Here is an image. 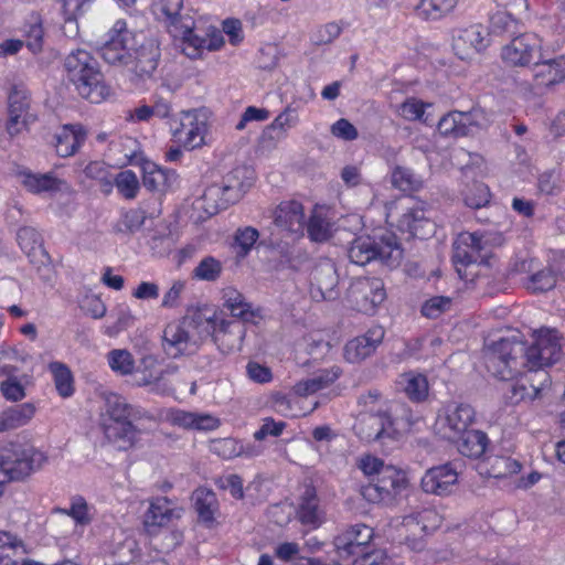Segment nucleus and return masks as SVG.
<instances>
[{"instance_id": "obj_41", "label": "nucleus", "mask_w": 565, "mask_h": 565, "mask_svg": "<svg viewBox=\"0 0 565 565\" xmlns=\"http://www.w3.org/2000/svg\"><path fill=\"white\" fill-rule=\"evenodd\" d=\"M190 333H194L196 342L199 340L214 338L218 318L216 316L206 317L202 311H195L183 318Z\"/></svg>"}, {"instance_id": "obj_59", "label": "nucleus", "mask_w": 565, "mask_h": 565, "mask_svg": "<svg viewBox=\"0 0 565 565\" xmlns=\"http://www.w3.org/2000/svg\"><path fill=\"white\" fill-rule=\"evenodd\" d=\"M146 221V212L143 210H130L122 215V218L116 226L119 233L132 234L139 231Z\"/></svg>"}, {"instance_id": "obj_46", "label": "nucleus", "mask_w": 565, "mask_h": 565, "mask_svg": "<svg viewBox=\"0 0 565 565\" xmlns=\"http://www.w3.org/2000/svg\"><path fill=\"white\" fill-rule=\"evenodd\" d=\"M153 7L159 14L164 17L169 31L185 22V19H190V17H183L180 13L183 0H154Z\"/></svg>"}, {"instance_id": "obj_60", "label": "nucleus", "mask_w": 565, "mask_h": 565, "mask_svg": "<svg viewBox=\"0 0 565 565\" xmlns=\"http://www.w3.org/2000/svg\"><path fill=\"white\" fill-rule=\"evenodd\" d=\"M385 413L392 419V426L395 423L403 422L411 426L416 422V418L409 407L399 402H391L390 404H382Z\"/></svg>"}, {"instance_id": "obj_11", "label": "nucleus", "mask_w": 565, "mask_h": 565, "mask_svg": "<svg viewBox=\"0 0 565 565\" xmlns=\"http://www.w3.org/2000/svg\"><path fill=\"white\" fill-rule=\"evenodd\" d=\"M135 41L125 20H117L98 47L100 57L110 65L128 64L131 57V42Z\"/></svg>"}, {"instance_id": "obj_10", "label": "nucleus", "mask_w": 565, "mask_h": 565, "mask_svg": "<svg viewBox=\"0 0 565 565\" xmlns=\"http://www.w3.org/2000/svg\"><path fill=\"white\" fill-rule=\"evenodd\" d=\"M385 298L384 282L375 277L356 278L351 282L347 291V299L350 306L365 315H373Z\"/></svg>"}, {"instance_id": "obj_18", "label": "nucleus", "mask_w": 565, "mask_h": 565, "mask_svg": "<svg viewBox=\"0 0 565 565\" xmlns=\"http://www.w3.org/2000/svg\"><path fill=\"white\" fill-rule=\"evenodd\" d=\"M488 45V30L481 24H471L455 29L452 32V49L456 55L466 60Z\"/></svg>"}, {"instance_id": "obj_63", "label": "nucleus", "mask_w": 565, "mask_h": 565, "mask_svg": "<svg viewBox=\"0 0 565 565\" xmlns=\"http://www.w3.org/2000/svg\"><path fill=\"white\" fill-rule=\"evenodd\" d=\"M455 114L456 110L449 111L439 119L437 129L440 135L455 138L465 136V130H461L460 121L454 116Z\"/></svg>"}, {"instance_id": "obj_1", "label": "nucleus", "mask_w": 565, "mask_h": 565, "mask_svg": "<svg viewBox=\"0 0 565 565\" xmlns=\"http://www.w3.org/2000/svg\"><path fill=\"white\" fill-rule=\"evenodd\" d=\"M563 338L555 329H541L535 332L532 345L518 340L516 337L501 338L483 351L484 365L493 376L508 381L518 373V359L530 371L550 366L563 356Z\"/></svg>"}, {"instance_id": "obj_62", "label": "nucleus", "mask_w": 565, "mask_h": 565, "mask_svg": "<svg viewBox=\"0 0 565 565\" xmlns=\"http://www.w3.org/2000/svg\"><path fill=\"white\" fill-rule=\"evenodd\" d=\"M426 106H428V105L417 98L412 97V98H407L399 106L398 113L406 120H409V121L423 120L425 124H428L427 118H424Z\"/></svg>"}, {"instance_id": "obj_33", "label": "nucleus", "mask_w": 565, "mask_h": 565, "mask_svg": "<svg viewBox=\"0 0 565 565\" xmlns=\"http://www.w3.org/2000/svg\"><path fill=\"white\" fill-rule=\"evenodd\" d=\"M397 387L414 403H422L427 399L429 385L424 374L416 372L403 373L398 381Z\"/></svg>"}, {"instance_id": "obj_19", "label": "nucleus", "mask_w": 565, "mask_h": 565, "mask_svg": "<svg viewBox=\"0 0 565 565\" xmlns=\"http://www.w3.org/2000/svg\"><path fill=\"white\" fill-rule=\"evenodd\" d=\"M339 276L333 263L327 260L312 270L310 294L315 300H335L339 297Z\"/></svg>"}, {"instance_id": "obj_27", "label": "nucleus", "mask_w": 565, "mask_h": 565, "mask_svg": "<svg viewBox=\"0 0 565 565\" xmlns=\"http://www.w3.org/2000/svg\"><path fill=\"white\" fill-rule=\"evenodd\" d=\"M19 177L23 186L29 192L38 195H54L67 188V183L52 172L34 173L30 170H23L19 173Z\"/></svg>"}, {"instance_id": "obj_12", "label": "nucleus", "mask_w": 565, "mask_h": 565, "mask_svg": "<svg viewBox=\"0 0 565 565\" xmlns=\"http://www.w3.org/2000/svg\"><path fill=\"white\" fill-rule=\"evenodd\" d=\"M8 103L7 131L10 136H15L35 120V116L30 113V90L24 84H14L9 93Z\"/></svg>"}, {"instance_id": "obj_3", "label": "nucleus", "mask_w": 565, "mask_h": 565, "mask_svg": "<svg viewBox=\"0 0 565 565\" xmlns=\"http://www.w3.org/2000/svg\"><path fill=\"white\" fill-rule=\"evenodd\" d=\"M46 462L45 452L19 438L0 444V475L6 481H24L40 471Z\"/></svg>"}, {"instance_id": "obj_37", "label": "nucleus", "mask_w": 565, "mask_h": 565, "mask_svg": "<svg viewBox=\"0 0 565 565\" xmlns=\"http://www.w3.org/2000/svg\"><path fill=\"white\" fill-rule=\"evenodd\" d=\"M456 440L458 441V451L465 457L475 459L480 458L489 445L487 434L478 429H469Z\"/></svg>"}, {"instance_id": "obj_8", "label": "nucleus", "mask_w": 565, "mask_h": 565, "mask_svg": "<svg viewBox=\"0 0 565 565\" xmlns=\"http://www.w3.org/2000/svg\"><path fill=\"white\" fill-rule=\"evenodd\" d=\"M408 488L406 473L393 466L382 470L373 482L363 486L361 493L371 503L391 504Z\"/></svg>"}, {"instance_id": "obj_38", "label": "nucleus", "mask_w": 565, "mask_h": 565, "mask_svg": "<svg viewBox=\"0 0 565 565\" xmlns=\"http://www.w3.org/2000/svg\"><path fill=\"white\" fill-rule=\"evenodd\" d=\"M193 505L201 522L211 524L214 515L218 510V501L216 494L204 487L198 488L192 495Z\"/></svg>"}, {"instance_id": "obj_28", "label": "nucleus", "mask_w": 565, "mask_h": 565, "mask_svg": "<svg viewBox=\"0 0 565 565\" xmlns=\"http://www.w3.org/2000/svg\"><path fill=\"white\" fill-rule=\"evenodd\" d=\"M297 516L305 525L317 527L321 524L324 512L320 507L317 490L311 484H306L299 497Z\"/></svg>"}, {"instance_id": "obj_47", "label": "nucleus", "mask_w": 565, "mask_h": 565, "mask_svg": "<svg viewBox=\"0 0 565 565\" xmlns=\"http://www.w3.org/2000/svg\"><path fill=\"white\" fill-rule=\"evenodd\" d=\"M462 200L466 206L470 209H481L490 202L491 193L488 185L480 181H473L461 191Z\"/></svg>"}, {"instance_id": "obj_61", "label": "nucleus", "mask_w": 565, "mask_h": 565, "mask_svg": "<svg viewBox=\"0 0 565 565\" xmlns=\"http://www.w3.org/2000/svg\"><path fill=\"white\" fill-rule=\"evenodd\" d=\"M214 483L218 489L228 491L236 500L244 498L243 479L236 473L216 477Z\"/></svg>"}, {"instance_id": "obj_64", "label": "nucleus", "mask_w": 565, "mask_h": 565, "mask_svg": "<svg viewBox=\"0 0 565 565\" xmlns=\"http://www.w3.org/2000/svg\"><path fill=\"white\" fill-rule=\"evenodd\" d=\"M451 306L449 297L436 296L427 300L422 307L423 316L427 318H437Z\"/></svg>"}, {"instance_id": "obj_44", "label": "nucleus", "mask_w": 565, "mask_h": 565, "mask_svg": "<svg viewBox=\"0 0 565 565\" xmlns=\"http://www.w3.org/2000/svg\"><path fill=\"white\" fill-rule=\"evenodd\" d=\"M49 370L53 375L55 388L63 398L71 397L74 394V376L70 367L62 362H52Z\"/></svg>"}, {"instance_id": "obj_54", "label": "nucleus", "mask_w": 565, "mask_h": 565, "mask_svg": "<svg viewBox=\"0 0 565 565\" xmlns=\"http://www.w3.org/2000/svg\"><path fill=\"white\" fill-rule=\"evenodd\" d=\"M222 269L223 266L220 260L206 256L193 269V277L199 280L215 281L221 276Z\"/></svg>"}, {"instance_id": "obj_36", "label": "nucleus", "mask_w": 565, "mask_h": 565, "mask_svg": "<svg viewBox=\"0 0 565 565\" xmlns=\"http://www.w3.org/2000/svg\"><path fill=\"white\" fill-rule=\"evenodd\" d=\"M56 153L62 158H67L78 150L85 140V132L78 126H64L55 136Z\"/></svg>"}, {"instance_id": "obj_55", "label": "nucleus", "mask_w": 565, "mask_h": 565, "mask_svg": "<svg viewBox=\"0 0 565 565\" xmlns=\"http://www.w3.org/2000/svg\"><path fill=\"white\" fill-rule=\"evenodd\" d=\"M118 192L128 200L135 199L139 190V181L131 170L119 172L113 180Z\"/></svg>"}, {"instance_id": "obj_50", "label": "nucleus", "mask_w": 565, "mask_h": 565, "mask_svg": "<svg viewBox=\"0 0 565 565\" xmlns=\"http://www.w3.org/2000/svg\"><path fill=\"white\" fill-rule=\"evenodd\" d=\"M24 44L32 53H39L43 47L44 30L40 15L32 14L23 26Z\"/></svg>"}, {"instance_id": "obj_14", "label": "nucleus", "mask_w": 565, "mask_h": 565, "mask_svg": "<svg viewBox=\"0 0 565 565\" xmlns=\"http://www.w3.org/2000/svg\"><path fill=\"white\" fill-rule=\"evenodd\" d=\"M21 249L28 255L30 263L41 273L43 279H50L52 274L51 257L43 247L41 234L31 226H23L17 233Z\"/></svg>"}, {"instance_id": "obj_2", "label": "nucleus", "mask_w": 565, "mask_h": 565, "mask_svg": "<svg viewBox=\"0 0 565 565\" xmlns=\"http://www.w3.org/2000/svg\"><path fill=\"white\" fill-rule=\"evenodd\" d=\"M104 405L99 415V426L105 438L120 449L135 448L141 435L149 428L140 422L154 423V416L140 406L129 404L125 397L113 392L104 393Z\"/></svg>"}, {"instance_id": "obj_7", "label": "nucleus", "mask_w": 565, "mask_h": 565, "mask_svg": "<svg viewBox=\"0 0 565 565\" xmlns=\"http://www.w3.org/2000/svg\"><path fill=\"white\" fill-rule=\"evenodd\" d=\"M373 536L374 531L371 526L358 523L335 535L333 545L341 558L358 555L352 565H385L384 554L381 551H366Z\"/></svg>"}, {"instance_id": "obj_49", "label": "nucleus", "mask_w": 565, "mask_h": 565, "mask_svg": "<svg viewBox=\"0 0 565 565\" xmlns=\"http://www.w3.org/2000/svg\"><path fill=\"white\" fill-rule=\"evenodd\" d=\"M394 188L403 192H415L422 189L423 180L412 169L396 166L391 175Z\"/></svg>"}, {"instance_id": "obj_21", "label": "nucleus", "mask_w": 565, "mask_h": 565, "mask_svg": "<svg viewBox=\"0 0 565 565\" xmlns=\"http://www.w3.org/2000/svg\"><path fill=\"white\" fill-rule=\"evenodd\" d=\"M541 46L540 39L532 33L519 35L502 47L501 57L511 66H527Z\"/></svg>"}, {"instance_id": "obj_30", "label": "nucleus", "mask_w": 565, "mask_h": 565, "mask_svg": "<svg viewBox=\"0 0 565 565\" xmlns=\"http://www.w3.org/2000/svg\"><path fill=\"white\" fill-rule=\"evenodd\" d=\"M142 184L149 191L166 192L178 181L174 170L163 169L153 162L146 161L142 166Z\"/></svg>"}, {"instance_id": "obj_43", "label": "nucleus", "mask_w": 565, "mask_h": 565, "mask_svg": "<svg viewBox=\"0 0 565 565\" xmlns=\"http://www.w3.org/2000/svg\"><path fill=\"white\" fill-rule=\"evenodd\" d=\"M487 465L488 476L495 479L519 473L522 469V463L519 460L507 456L488 457Z\"/></svg>"}, {"instance_id": "obj_16", "label": "nucleus", "mask_w": 565, "mask_h": 565, "mask_svg": "<svg viewBox=\"0 0 565 565\" xmlns=\"http://www.w3.org/2000/svg\"><path fill=\"white\" fill-rule=\"evenodd\" d=\"M196 347L194 333H190L183 319L167 324L162 334V349L167 356L178 359L191 353Z\"/></svg>"}, {"instance_id": "obj_52", "label": "nucleus", "mask_w": 565, "mask_h": 565, "mask_svg": "<svg viewBox=\"0 0 565 565\" xmlns=\"http://www.w3.org/2000/svg\"><path fill=\"white\" fill-rule=\"evenodd\" d=\"M107 360L110 369L120 375H129L135 371L134 356L126 349H114L109 351Z\"/></svg>"}, {"instance_id": "obj_34", "label": "nucleus", "mask_w": 565, "mask_h": 565, "mask_svg": "<svg viewBox=\"0 0 565 565\" xmlns=\"http://www.w3.org/2000/svg\"><path fill=\"white\" fill-rule=\"evenodd\" d=\"M340 376L338 367L329 370H320L311 377L297 382L294 386V392L298 396H308L323 390L335 382Z\"/></svg>"}, {"instance_id": "obj_6", "label": "nucleus", "mask_w": 565, "mask_h": 565, "mask_svg": "<svg viewBox=\"0 0 565 565\" xmlns=\"http://www.w3.org/2000/svg\"><path fill=\"white\" fill-rule=\"evenodd\" d=\"M246 168H236L227 173L220 182L209 185L202 196L201 207L210 215L225 210L237 202L252 185L253 179L247 177Z\"/></svg>"}, {"instance_id": "obj_20", "label": "nucleus", "mask_w": 565, "mask_h": 565, "mask_svg": "<svg viewBox=\"0 0 565 565\" xmlns=\"http://www.w3.org/2000/svg\"><path fill=\"white\" fill-rule=\"evenodd\" d=\"M182 509L173 505L166 497H157L149 502L143 514V527L150 535L157 534L160 529L168 526L173 519L181 518Z\"/></svg>"}, {"instance_id": "obj_22", "label": "nucleus", "mask_w": 565, "mask_h": 565, "mask_svg": "<svg viewBox=\"0 0 565 565\" xmlns=\"http://www.w3.org/2000/svg\"><path fill=\"white\" fill-rule=\"evenodd\" d=\"M483 248V235L479 232H463L457 236L452 244V262L459 275L461 269L458 266L467 267L477 263L481 258Z\"/></svg>"}, {"instance_id": "obj_40", "label": "nucleus", "mask_w": 565, "mask_h": 565, "mask_svg": "<svg viewBox=\"0 0 565 565\" xmlns=\"http://www.w3.org/2000/svg\"><path fill=\"white\" fill-rule=\"evenodd\" d=\"M224 308H226L231 315L238 318L242 322L252 321L255 313L252 309V305L247 302L243 294L234 288H226L223 292Z\"/></svg>"}, {"instance_id": "obj_23", "label": "nucleus", "mask_w": 565, "mask_h": 565, "mask_svg": "<svg viewBox=\"0 0 565 565\" xmlns=\"http://www.w3.org/2000/svg\"><path fill=\"white\" fill-rule=\"evenodd\" d=\"M458 481V472L452 463H444L428 469L422 478L424 492L436 495L450 494Z\"/></svg>"}, {"instance_id": "obj_9", "label": "nucleus", "mask_w": 565, "mask_h": 565, "mask_svg": "<svg viewBox=\"0 0 565 565\" xmlns=\"http://www.w3.org/2000/svg\"><path fill=\"white\" fill-rule=\"evenodd\" d=\"M476 422V411L468 403L448 402L438 411L435 429L443 438L456 440Z\"/></svg>"}, {"instance_id": "obj_57", "label": "nucleus", "mask_w": 565, "mask_h": 565, "mask_svg": "<svg viewBox=\"0 0 565 565\" xmlns=\"http://www.w3.org/2000/svg\"><path fill=\"white\" fill-rule=\"evenodd\" d=\"M198 115L196 110H186L182 111L179 116L172 117L168 121L172 136L177 141L180 142V138L185 136V132L190 130Z\"/></svg>"}, {"instance_id": "obj_39", "label": "nucleus", "mask_w": 565, "mask_h": 565, "mask_svg": "<svg viewBox=\"0 0 565 565\" xmlns=\"http://www.w3.org/2000/svg\"><path fill=\"white\" fill-rule=\"evenodd\" d=\"M458 0H420L415 7V13L425 21H438L451 13Z\"/></svg>"}, {"instance_id": "obj_48", "label": "nucleus", "mask_w": 565, "mask_h": 565, "mask_svg": "<svg viewBox=\"0 0 565 565\" xmlns=\"http://www.w3.org/2000/svg\"><path fill=\"white\" fill-rule=\"evenodd\" d=\"M305 228L313 242H326L331 235V224L322 210H313Z\"/></svg>"}, {"instance_id": "obj_35", "label": "nucleus", "mask_w": 565, "mask_h": 565, "mask_svg": "<svg viewBox=\"0 0 565 565\" xmlns=\"http://www.w3.org/2000/svg\"><path fill=\"white\" fill-rule=\"evenodd\" d=\"M34 414L35 407L31 403H23L3 409L0 412V433L26 425Z\"/></svg>"}, {"instance_id": "obj_25", "label": "nucleus", "mask_w": 565, "mask_h": 565, "mask_svg": "<svg viewBox=\"0 0 565 565\" xmlns=\"http://www.w3.org/2000/svg\"><path fill=\"white\" fill-rule=\"evenodd\" d=\"M160 49L154 39H143L135 49L131 47L129 63H134V72L140 78H150L160 61Z\"/></svg>"}, {"instance_id": "obj_45", "label": "nucleus", "mask_w": 565, "mask_h": 565, "mask_svg": "<svg viewBox=\"0 0 565 565\" xmlns=\"http://www.w3.org/2000/svg\"><path fill=\"white\" fill-rule=\"evenodd\" d=\"M157 359L152 355H146L140 360L139 366L135 372V384L137 386H148L158 383L163 379V372L157 370Z\"/></svg>"}, {"instance_id": "obj_24", "label": "nucleus", "mask_w": 565, "mask_h": 565, "mask_svg": "<svg viewBox=\"0 0 565 565\" xmlns=\"http://www.w3.org/2000/svg\"><path fill=\"white\" fill-rule=\"evenodd\" d=\"M382 327L370 328L364 334L350 340L344 347V358L350 363H358L373 354L384 339Z\"/></svg>"}, {"instance_id": "obj_56", "label": "nucleus", "mask_w": 565, "mask_h": 565, "mask_svg": "<svg viewBox=\"0 0 565 565\" xmlns=\"http://www.w3.org/2000/svg\"><path fill=\"white\" fill-rule=\"evenodd\" d=\"M60 511L71 516L77 525H87L92 522L89 507L83 497L73 498L70 508Z\"/></svg>"}, {"instance_id": "obj_26", "label": "nucleus", "mask_w": 565, "mask_h": 565, "mask_svg": "<svg viewBox=\"0 0 565 565\" xmlns=\"http://www.w3.org/2000/svg\"><path fill=\"white\" fill-rule=\"evenodd\" d=\"M246 334V327L239 320L218 319L213 341L224 353L239 351Z\"/></svg>"}, {"instance_id": "obj_42", "label": "nucleus", "mask_w": 565, "mask_h": 565, "mask_svg": "<svg viewBox=\"0 0 565 565\" xmlns=\"http://www.w3.org/2000/svg\"><path fill=\"white\" fill-rule=\"evenodd\" d=\"M170 33L174 38H182L185 42H188L190 45L194 46L195 49H207L210 51L217 50L220 45L223 43L222 38H218L216 42L213 40H209L202 36H199L193 31V21L192 19H185V22L180 24L174 30H170Z\"/></svg>"}, {"instance_id": "obj_53", "label": "nucleus", "mask_w": 565, "mask_h": 565, "mask_svg": "<svg viewBox=\"0 0 565 565\" xmlns=\"http://www.w3.org/2000/svg\"><path fill=\"white\" fill-rule=\"evenodd\" d=\"M299 121L298 111L291 106H287L267 127V131H277V138H282L286 132L294 128Z\"/></svg>"}, {"instance_id": "obj_17", "label": "nucleus", "mask_w": 565, "mask_h": 565, "mask_svg": "<svg viewBox=\"0 0 565 565\" xmlns=\"http://www.w3.org/2000/svg\"><path fill=\"white\" fill-rule=\"evenodd\" d=\"M356 435L367 443L391 438L394 434L392 419L381 404L376 413H365L354 426Z\"/></svg>"}, {"instance_id": "obj_15", "label": "nucleus", "mask_w": 565, "mask_h": 565, "mask_svg": "<svg viewBox=\"0 0 565 565\" xmlns=\"http://www.w3.org/2000/svg\"><path fill=\"white\" fill-rule=\"evenodd\" d=\"M440 524V516L434 510H423L417 513L406 515L403 519L402 526L409 532L413 537L405 536V543L415 551L424 548L423 535L431 533Z\"/></svg>"}, {"instance_id": "obj_13", "label": "nucleus", "mask_w": 565, "mask_h": 565, "mask_svg": "<svg viewBox=\"0 0 565 565\" xmlns=\"http://www.w3.org/2000/svg\"><path fill=\"white\" fill-rule=\"evenodd\" d=\"M273 225L279 234L303 236L306 216L303 205L296 200L280 202L271 212Z\"/></svg>"}, {"instance_id": "obj_32", "label": "nucleus", "mask_w": 565, "mask_h": 565, "mask_svg": "<svg viewBox=\"0 0 565 565\" xmlns=\"http://www.w3.org/2000/svg\"><path fill=\"white\" fill-rule=\"evenodd\" d=\"M534 77L537 86L550 87L565 79V56L536 62Z\"/></svg>"}, {"instance_id": "obj_51", "label": "nucleus", "mask_w": 565, "mask_h": 565, "mask_svg": "<svg viewBox=\"0 0 565 565\" xmlns=\"http://www.w3.org/2000/svg\"><path fill=\"white\" fill-rule=\"evenodd\" d=\"M83 172L86 178L98 181L104 193H110L113 190V177L105 162L90 161L85 166Z\"/></svg>"}, {"instance_id": "obj_31", "label": "nucleus", "mask_w": 565, "mask_h": 565, "mask_svg": "<svg viewBox=\"0 0 565 565\" xmlns=\"http://www.w3.org/2000/svg\"><path fill=\"white\" fill-rule=\"evenodd\" d=\"M402 231L408 232L413 237L428 238L435 233V224L423 209H412L405 212L398 221Z\"/></svg>"}, {"instance_id": "obj_5", "label": "nucleus", "mask_w": 565, "mask_h": 565, "mask_svg": "<svg viewBox=\"0 0 565 565\" xmlns=\"http://www.w3.org/2000/svg\"><path fill=\"white\" fill-rule=\"evenodd\" d=\"M348 257L353 264L360 266L379 259L390 267H395L403 258V248L393 233H386L379 239L363 235L352 241Z\"/></svg>"}, {"instance_id": "obj_58", "label": "nucleus", "mask_w": 565, "mask_h": 565, "mask_svg": "<svg viewBox=\"0 0 565 565\" xmlns=\"http://www.w3.org/2000/svg\"><path fill=\"white\" fill-rule=\"evenodd\" d=\"M206 130L207 126L205 119L200 118V116L198 115L193 126L190 127V130L185 132V136H182V138H180V143L190 149L198 148L204 141Z\"/></svg>"}, {"instance_id": "obj_29", "label": "nucleus", "mask_w": 565, "mask_h": 565, "mask_svg": "<svg viewBox=\"0 0 565 565\" xmlns=\"http://www.w3.org/2000/svg\"><path fill=\"white\" fill-rule=\"evenodd\" d=\"M168 420L184 429L214 430L220 426V420L209 414L186 412L183 409H171L168 413Z\"/></svg>"}, {"instance_id": "obj_4", "label": "nucleus", "mask_w": 565, "mask_h": 565, "mask_svg": "<svg viewBox=\"0 0 565 565\" xmlns=\"http://www.w3.org/2000/svg\"><path fill=\"white\" fill-rule=\"evenodd\" d=\"M64 66L67 78L83 98L99 104L109 95L98 63L87 51L76 50L68 54Z\"/></svg>"}]
</instances>
